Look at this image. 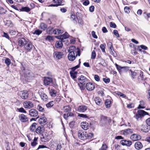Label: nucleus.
I'll return each mask as SVG.
<instances>
[{
  "instance_id": "8fccbe9b",
  "label": "nucleus",
  "mask_w": 150,
  "mask_h": 150,
  "mask_svg": "<svg viewBox=\"0 0 150 150\" xmlns=\"http://www.w3.org/2000/svg\"><path fill=\"white\" fill-rule=\"evenodd\" d=\"M42 31L41 30H37L35 31V32L33 33V34H35L36 35H38L41 34L42 33Z\"/></svg>"
},
{
  "instance_id": "58836bf2",
  "label": "nucleus",
  "mask_w": 150,
  "mask_h": 150,
  "mask_svg": "<svg viewBox=\"0 0 150 150\" xmlns=\"http://www.w3.org/2000/svg\"><path fill=\"white\" fill-rule=\"evenodd\" d=\"M37 124L36 123H33L32 125L30 127V130L32 132L35 131L36 129V126Z\"/></svg>"
},
{
  "instance_id": "bb28decb",
  "label": "nucleus",
  "mask_w": 150,
  "mask_h": 150,
  "mask_svg": "<svg viewBox=\"0 0 150 150\" xmlns=\"http://www.w3.org/2000/svg\"><path fill=\"white\" fill-rule=\"evenodd\" d=\"M85 135L86 137L85 139H90L93 137V134L92 133H86V132Z\"/></svg>"
},
{
  "instance_id": "473e14b6",
  "label": "nucleus",
  "mask_w": 150,
  "mask_h": 150,
  "mask_svg": "<svg viewBox=\"0 0 150 150\" xmlns=\"http://www.w3.org/2000/svg\"><path fill=\"white\" fill-rule=\"evenodd\" d=\"M77 74V72L76 71H71L70 72L71 76L73 79H74L76 77Z\"/></svg>"
},
{
  "instance_id": "603ef678",
  "label": "nucleus",
  "mask_w": 150,
  "mask_h": 150,
  "mask_svg": "<svg viewBox=\"0 0 150 150\" xmlns=\"http://www.w3.org/2000/svg\"><path fill=\"white\" fill-rule=\"evenodd\" d=\"M96 57V53L95 50L92 51L91 54V58L93 59H94Z\"/></svg>"
},
{
  "instance_id": "dca6fc26",
  "label": "nucleus",
  "mask_w": 150,
  "mask_h": 150,
  "mask_svg": "<svg viewBox=\"0 0 150 150\" xmlns=\"http://www.w3.org/2000/svg\"><path fill=\"white\" fill-rule=\"evenodd\" d=\"M38 122L40 125H45L47 123V120L46 117H43L39 119Z\"/></svg>"
},
{
  "instance_id": "4d7b16f0",
  "label": "nucleus",
  "mask_w": 150,
  "mask_h": 150,
  "mask_svg": "<svg viewBox=\"0 0 150 150\" xmlns=\"http://www.w3.org/2000/svg\"><path fill=\"white\" fill-rule=\"evenodd\" d=\"M129 67L127 66L123 67L122 69H123V71L125 72H127L128 70L129 71Z\"/></svg>"
},
{
  "instance_id": "423d86ee",
  "label": "nucleus",
  "mask_w": 150,
  "mask_h": 150,
  "mask_svg": "<svg viewBox=\"0 0 150 150\" xmlns=\"http://www.w3.org/2000/svg\"><path fill=\"white\" fill-rule=\"evenodd\" d=\"M33 46L32 43L28 41L23 47L25 50L30 51L32 49Z\"/></svg>"
},
{
  "instance_id": "c756f323",
  "label": "nucleus",
  "mask_w": 150,
  "mask_h": 150,
  "mask_svg": "<svg viewBox=\"0 0 150 150\" xmlns=\"http://www.w3.org/2000/svg\"><path fill=\"white\" fill-rule=\"evenodd\" d=\"M95 101L96 104L98 105H101L102 104V102L101 100L98 97H96L95 98Z\"/></svg>"
},
{
  "instance_id": "393cba45",
  "label": "nucleus",
  "mask_w": 150,
  "mask_h": 150,
  "mask_svg": "<svg viewBox=\"0 0 150 150\" xmlns=\"http://www.w3.org/2000/svg\"><path fill=\"white\" fill-rule=\"evenodd\" d=\"M150 129V127L147 125H142L141 128V130L145 132H148Z\"/></svg>"
},
{
  "instance_id": "c85d7f7f",
  "label": "nucleus",
  "mask_w": 150,
  "mask_h": 150,
  "mask_svg": "<svg viewBox=\"0 0 150 150\" xmlns=\"http://www.w3.org/2000/svg\"><path fill=\"white\" fill-rule=\"evenodd\" d=\"M129 71L130 72V75L132 78L133 79L136 78L137 75V73L135 71H133L131 69L129 70Z\"/></svg>"
},
{
  "instance_id": "ea45409f",
  "label": "nucleus",
  "mask_w": 150,
  "mask_h": 150,
  "mask_svg": "<svg viewBox=\"0 0 150 150\" xmlns=\"http://www.w3.org/2000/svg\"><path fill=\"white\" fill-rule=\"evenodd\" d=\"M47 26L46 24L44 23H41L40 24V28L45 30L47 28Z\"/></svg>"
},
{
  "instance_id": "e2e57ef3",
  "label": "nucleus",
  "mask_w": 150,
  "mask_h": 150,
  "mask_svg": "<svg viewBox=\"0 0 150 150\" xmlns=\"http://www.w3.org/2000/svg\"><path fill=\"white\" fill-rule=\"evenodd\" d=\"M117 94L120 97L123 98H125L126 97V96L125 95L120 92H117Z\"/></svg>"
},
{
  "instance_id": "9b49d317",
  "label": "nucleus",
  "mask_w": 150,
  "mask_h": 150,
  "mask_svg": "<svg viewBox=\"0 0 150 150\" xmlns=\"http://www.w3.org/2000/svg\"><path fill=\"white\" fill-rule=\"evenodd\" d=\"M63 55V52H55L53 54L54 57L58 59L62 58Z\"/></svg>"
},
{
  "instance_id": "4468645a",
  "label": "nucleus",
  "mask_w": 150,
  "mask_h": 150,
  "mask_svg": "<svg viewBox=\"0 0 150 150\" xmlns=\"http://www.w3.org/2000/svg\"><path fill=\"white\" fill-rule=\"evenodd\" d=\"M29 114L31 117H36L38 116V112L36 110L32 109L29 110Z\"/></svg>"
},
{
  "instance_id": "ddd939ff",
  "label": "nucleus",
  "mask_w": 150,
  "mask_h": 150,
  "mask_svg": "<svg viewBox=\"0 0 150 150\" xmlns=\"http://www.w3.org/2000/svg\"><path fill=\"white\" fill-rule=\"evenodd\" d=\"M18 44L21 47H24L28 41L23 38H20L18 40Z\"/></svg>"
},
{
  "instance_id": "2f4dec72",
  "label": "nucleus",
  "mask_w": 150,
  "mask_h": 150,
  "mask_svg": "<svg viewBox=\"0 0 150 150\" xmlns=\"http://www.w3.org/2000/svg\"><path fill=\"white\" fill-rule=\"evenodd\" d=\"M53 1L55 2V3L58 4V5L59 6H63L64 4V1L63 0H53Z\"/></svg>"
},
{
  "instance_id": "e433bc0d",
  "label": "nucleus",
  "mask_w": 150,
  "mask_h": 150,
  "mask_svg": "<svg viewBox=\"0 0 150 150\" xmlns=\"http://www.w3.org/2000/svg\"><path fill=\"white\" fill-rule=\"evenodd\" d=\"M105 105L107 108H109L111 106V101L109 99H107L105 101Z\"/></svg>"
},
{
  "instance_id": "20e7f679",
  "label": "nucleus",
  "mask_w": 150,
  "mask_h": 150,
  "mask_svg": "<svg viewBox=\"0 0 150 150\" xmlns=\"http://www.w3.org/2000/svg\"><path fill=\"white\" fill-rule=\"evenodd\" d=\"M77 56V54L76 51L70 52L68 55L69 60L71 61H74Z\"/></svg>"
},
{
  "instance_id": "0e129e2a",
  "label": "nucleus",
  "mask_w": 150,
  "mask_h": 150,
  "mask_svg": "<svg viewBox=\"0 0 150 150\" xmlns=\"http://www.w3.org/2000/svg\"><path fill=\"white\" fill-rule=\"evenodd\" d=\"M103 81L106 83H109L110 81V79L107 78H103Z\"/></svg>"
},
{
  "instance_id": "f704fd0d",
  "label": "nucleus",
  "mask_w": 150,
  "mask_h": 150,
  "mask_svg": "<svg viewBox=\"0 0 150 150\" xmlns=\"http://www.w3.org/2000/svg\"><path fill=\"white\" fill-rule=\"evenodd\" d=\"M55 102L53 101H51L48 102L46 105V106L47 108H51L54 104Z\"/></svg>"
},
{
  "instance_id": "7c9ffc66",
  "label": "nucleus",
  "mask_w": 150,
  "mask_h": 150,
  "mask_svg": "<svg viewBox=\"0 0 150 150\" xmlns=\"http://www.w3.org/2000/svg\"><path fill=\"white\" fill-rule=\"evenodd\" d=\"M133 130L130 129H126L123 131V134L125 135L131 134L133 132Z\"/></svg>"
},
{
  "instance_id": "aec40b11",
  "label": "nucleus",
  "mask_w": 150,
  "mask_h": 150,
  "mask_svg": "<svg viewBox=\"0 0 150 150\" xmlns=\"http://www.w3.org/2000/svg\"><path fill=\"white\" fill-rule=\"evenodd\" d=\"M45 128L43 125L41 126L38 127L36 129V132L38 134H42L45 131Z\"/></svg>"
},
{
  "instance_id": "9d476101",
  "label": "nucleus",
  "mask_w": 150,
  "mask_h": 150,
  "mask_svg": "<svg viewBox=\"0 0 150 150\" xmlns=\"http://www.w3.org/2000/svg\"><path fill=\"white\" fill-rule=\"evenodd\" d=\"M23 105L25 108L30 109L33 107V103L30 101H26L23 102Z\"/></svg>"
},
{
  "instance_id": "864d4df0",
  "label": "nucleus",
  "mask_w": 150,
  "mask_h": 150,
  "mask_svg": "<svg viewBox=\"0 0 150 150\" xmlns=\"http://www.w3.org/2000/svg\"><path fill=\"white\" fill-rule=\"evenodd\" d=\"M115 65L117 70H118L119 72H120L121 70L122 69L123 67H121L119 65L117 64L116 63H115Z\"/></svg>"
},
{
  "instance_id": "6ab92c4d",
  "label": "nucleus",
  "mask_w": 150,
  "mask_h": 150,
  "mask_svg": "<svg viewBox=\"0 0 150 150\" xmlns=\"http://www.w3.org/2000/svg\"><path fill=\"white\" fill-rule=\"evenodd\" d=\"M86 88L88 90L91 91L94 89L95 86L92 83L89 82L86 84Z\"/></svg>"
},
{
  "instance_id": "79ce46f5",
  "label": "nucleus",
  "mask_w": 150,
  "mask_h": 150,
  "mask_svg": "<svg viewBox=\"0 0 150 150\" xmlns=\"http://www.w3.org/2000/svg\"><path fill=\"white\" fill-rule=\"evenodd\" d=\"M7 12V11L6 9H4L3 8L0 7V14H3L6 13Z\"/></svg>"
},
{
  "instance_id": "052dcab7",
  "label": "nucleus",
  "mask_w": 150,
  "mask_h": 150,
  "mask_svg": "<svg viewBox=\"0 0 150 150\" xmlns=\"http://www.w3.org/2000/svg\"><path fill=\"white\" fill-rule=\"evenodd\" d=\"M78 116H79L80 117H81L83 118H88V116L86 115L85 114H78Z\"/></svg>"
},
{
  "instance_id": "680f3d73",
  "label": "nucleus",
  "mask_w": 150,
  "mask_h": 150,
  "mask_svg": "<svg viewBox=\"0 0 150 150\" xmlns=\"http://www.w3.org/2000/svg\"><path fill=\"white\" fill-rule=\"evenodd\" d=\"M124 11L125 13H129L130 12L129 8L127 6H125L124 8Z\"/></svg>"
},
{
  "instance_id": "a19ab883",
  "label": "nucleus",
  "mask_w": 150,
  "mask_h": 150,
  "mask_svg": "<svg viewBox=\"0 0 150 150\" xmlns=\"http://www.w3.org/2000/svg\"><path fill=\"white\" fill-rule=\"evenodd\" d=\"M74 51H76V53H77V50L75 47L73 46H70L68 50V52H74Z\"/></svg>"
},
{
  "instance_id": "bf43d9fd",
  "label": "nucleus",
  "mask_w": 150,
  "mask_h": 150,
  "mask_svg": "<svg viewBox=\"0 0 150 150\" xmlns=\"http://www.w3.org/2000/svg\"><path fill=\"white\" fill-rule=\"evenodd\" d=\"M36 141L37 139H36L35 138L33 141L31 143V145L32 146H34L37 144V143L36 142Z\"/></svg>"
},
{
  "instance_id": "09e8293b",
  "label": "nucleus",
  "mask_w": 150,
  "mask_h": 150,
  "mask_svg": "<svg viewBox=\"0 0 150 150\" xmlns=\"http://www.w3.org/2000/svg\"><path fill=\"white\" fill-rule=\"evenodd\" d=\"M107 148V146L106 145L104 144H103L100 149H99V150H106Z\"/></svg>"
},
{
  "instance_id": "de8ad7c7",
  "label": "nucleus",
  "mask_w": 150,
  "mask_h": 150,
  "mask_svg": "<svg viewBox=\"0 0 150 150\" xmlns=\"http://www.w3.org/2000/svg\"><path fill=\"white\" fill-rule=\"evenodd\" d=\"M37 109L40 112H44V109L40 105H38L37 107Z\"/></svg>"
},
{
  "instance_id": "7ed1b4c3",
  "label": "nucleus",
  "mask_w": 150,
  "mask_h": 150,
  "mask_svg": "<svg viewBox=\"0 0 150 150\" xmlns=\"http://www.w3.org/2000/svg\"><path fill=\"white\" fill-rule=\"evenodd\" d=\"M44 85L45 86L49 85L51 83L52 84L51 86H53L55 87L56 86V83L53 82L52 78L49 77H45L44 78Z\"/></svg>"
},
{
  "instance_id": "338daca9",
  "label": "nucleus",
  "mask_w": 150,
  "mask_h": 150,
  "mask_svg": "<svg viewBox=\"0 0 150 150\" xmlns=\"http://www.w3.org/2000/svg\"><path fill=\"white\" fill-rule=\"evenodd\" d=\"M110 27L114 28H115L116 27V24L112 22H110Z\"/></svg>"
},
{
  "instance_id": "4be33fe9",
  "label": "nucleus",
  "mask_w": 150,
  "mask_h": 150,
  "mask_svg": "<svg viewBox=\"0 0 150 150\" xmlns=\"http://www.w3.org/2000/svg\"><path fill=\"white\" fill-rule=\"evenodd\" d=\"M141 137L140 135L136 134H133L130 137V139L134 141H136L141 139Z\"/></svg>"
},
{
  "instance_id": "6e6d98bb",
  "label": "nucleus",
  "mask_w": 150,
  "mask_h": 150,
  "mask_svg": "<svg viewBox=\"0 0 150 150\" xmlns=\"http://www.w3.org/2000/svg\"><path fill=\"white\" fill-rule=\"evenodd\" d=\"M18 110L19 112L24 113H26V111L23 108H18Z\"/></svg>"
},
{
  "instance_id": "a18cd8bd",
  "label": "nucleus",
  "mask_w": 150,
  "mask_h": 150,
  "mask_svg": "<svg viewBox=\"0 0 150 150\" xmlns=\"http://www.w3.org/2000/svg\"><path fill=\"white\" fill-rule=\"evenodd\" d=\"M106 45L105 44H101L100 46V48H101V49L102 50V51L104 53H105V46Z\"/></svg>"
},
{
  "instance_id": "f03ea898",
  "label": "nucleus",
  "mask_w": 150,
  "mask_h": 150,
  "mask_svg": "<svg viewBox=\"0 0 150 150\" xmlns=\"http://www.w3.org/2000/svg\"><path fill=\"white\" fill-rule=\"evenodd\" d=\"M148 113L145 111L144 110H139L137 111L136 115L134 116L135 118L137 121L141 120L142 117L144 115H148Z\"/></svg>"
},
{
  "instance_id": "6e6552de",
  "label": "nucleus",
  "mask_w": 150,
  "mask_h": 150,
  "mask_svg": "<svg viewBox=\"0 0 150 150\" xmlns=\"http://www.w3.org/2000/svg\"><path fill=\"white\" fill-rule=\"evenodd\" d=\"M49 139V135L47 133L41 135L40 139L42 142H46L48 141Z\"/></svg>"
},
{
  "instance_id": "3c124183",
  "label": "nucleus",
  "mask_w": 150,
  "mask_h": 150,
  "mask_svg": "<svg viewBox=\"0 0 150 150\" xmlns=\"http://www.w3.org/2000/svg\"><path fill=\"white\" fill-rule=\"evenodd\" d=\"M62 144L61 143H59L57 145L56 150H60L62 147Z\"/></svg>"
},
{
  "instance_id": "a878e982",
  "label": "nucleus",
  "mask_w": 150,
  "mask_h": 150,
  "mask_svg": "<svg viewBox=\"0 0 150 150\" xmlns=\"http://www.w3.org/2000/svg\"><path fill=\"white\" fill-rule=\"evenodd\" d=\"M62 41H57L55 43V46L56 48L58 49H61L62 48L63 46V44L62 42Z\"/></svg>"
},
{
  "instance_id": "69168bd1",
  "label": "nucleus",
  "mask_w": 150,
  "mask_h": 150,
  "mask_svg": "<svg viewBox=\"0 0 150 150\" xmlns=\"http://www.w3.org/2000/svg\"><path fill=\"white\" fill-rule=\"evenodd\" d=\"M94 78L95 80L96 81H100V78L99 76L97 75H95L94 76Z\"/></svg>"
},
{
  "instance_id": "72a5a7b5",
  "label": "nucleus",
  "mask_w": 150,
  "mask_h": 150,
  "mask_svg": "<svg viewBox=\"0 0 150 150\" xmlns=\"http://www.w3.org/2000/svg\"><path fill=\"white\" fill-rule=\"evenodd\" d=\"M63 110L65 112H69L71 110V108L69 105L64 106L63 108Z\"/></svg>"
},
{
  "instance_id": "49530a36",
  "label": "nucleus",
  "mask_w": 150,
  "mask_h": 150,
  "mask_svg": "<svg viewBox=\"0 0 150 150\" xmlns=\"http://www.w3.org/2000/svg\"><path fill=\"white\" fill-rule=\"evenodd\" d=\"M5 63L6 64L7 67H8L11 63V60L8 58H7L5 60Z\"/></svg>"
},
{
  "instance_id": "13d9d810",
  "label": "nucleus",
  "mask_w": 150,
  "mask_h": 150,
  "mask_svg": "<svg viewBox=\"0 0 150 150\" xmlns=\"http://www.w3.org/2000/svg\"><path fill=\"white\" fill-rule=\"evenodd\" d=\"M113 33L114 35L117 37H119V35L118 33V31L117 30H113Z\"/></svg>"
},
{
  "instance_id": "c03bdc74",
  "label": "nucleus",
  "mask_w": 150,
  "mask_h": 150,
  "mask_svg": "<svg viewBox=\"0 0 150 150\" xmlns=\"http://www.w3.org/2000/svg\"><path fill=\"white\" fill-rule=\"evenodd\" d=\"M107 45L108 48H109L111 51H112L113 50V48L112 43L110 42H108L107 43Z\"/></svg>"
},
{
  "instance_id": "cd10ccee",
  "label": "nucleus",
  "mask_w": 150,
  "mask_h": 150,
  "mask_svg": "<svg viewBox=\"0 0 150 150\" xmlns=\"http://www.w3.org/2000/svg\"><path fill=\"white\" fill-rule=\"evenodd\" d=\"M57 91L54 89H51L50 90L49 93L50 95L52 97H54L56 96Z\"/></svg>"
},
{
  "instance_id": "f3484780",
  "label": "nucleus",
  "mask_w": 150,
  "mask_h": 150,
  "mask_svg": "<svg viewBox=\"0 0 150 150\" xmlns=\"http://www.w3.org/2000/svg\"><path fill=\"white\" fill-rule=\"evenodd\" d=\"M86 132H83L82 130H79L78 132L79 137L81 139L84 140L86 139L85 134Z\"/></svg>"
},
{
  "instance_id": "4c0bfd02",
  "label": "nucleus",
  "mask_w": 150,
  "mask_h": 150,
  "mask_svg": "<svg viewBox=\"0 0 150 150\" xmlns=\"http://www.w3.org/2000/svg\"><path fill=\"white\" fill-rule=\"evenodd\" d=\"M20 11H25L28 12L30 11V9L28 7H22L20 9Z\"/></svg>"
},
{
  "instance_id": "774afa93",
  "label": "nucleus",
  "mask_w": 150,
  "mask_h": 150,
  "mask_svg": "<svg viewBox=\"0 0 150 150\" xmlns=\"http://www.w3.org/2000/svg\"><path fill=\"white\" fill-rule=\"evenodd\" d=\"M146 123L149 126H150V118H149L146 120Z\"/></svg>"
},
{
  "instance_id": "0eeeda50",
  "label": "nucleus",
  "mask_w": 150,
  "mask_h": 150,
  "mask_svg": "<svg viewBox=\"0 0 150 150\" xmlns=\"http://www.w3.org/2000/svg\"><path fill=\"white\" fill-rule=\"evenodd\" d=\"M78 79L80 83L82 85H85L87 82V78L82 75L78 77Z\"/></svg>"
},
{
  "instance_id": "412c9836",
  "label": "nucleus",
  "mask_w": 150,
  "mask_h": 150,
  "mask_svg": "<svg viewBox=\"0 0 150 150\" xmlns=\"http://www.w3.org/2000/svg\"><path fill=\"white\" fill-rule=\"evenodd\" d=\"M87 107L86 105H81L78 107L77 110L80 112H83L87 110Z\"/></svg>"
},
{
  "instance_id": "c9c22d12",
  "label": "nucleus",
  "mask_w": 150,
  "mask_h": 150,
  "mask_svg": "<svg viewBox=\"0 0 150 150\" xmlns=\"http://www.w3.org/2000/svg\"><path fill=\"white\" fill-rule=\"evenodd\" d=\"M145 105V102L143 100H141L140 101V104L139 105L138 107V109H144L145 107H144Z\"/></svg>"
},
{
  "instance_id": "39448f33",
  "label": "nucleus",
  "mask_w": 150,
  "mask_h": 150,
  "mask_svg": "<svg viewBox=\"0 0 150 150\" xmlns=\"http://www.w3.org/2000/svg\"><path fill=\"white\" fill-rule=\"evenodd\" d=\"M18 94L22 99H26L28 98V93L27 91H19Z\"/></svg>"
},
{
  "instance_id": "5fc2aeb1",
  "label": "nucleus",
  "mask_w": 150,
  "mask_h": 150,
  "mask_svg": "<svg viewBox=\"0 0 150 150\" xmlns=\"http://www.w3.org/2000/svg\"><path fill=\"white\" fill-rule=\"evenodd\" d=\"M75 122L74 121H72L69 123V125L71 128H74L75 125Z\"/></svg>"
},
{
  "instance_id": "2eb2a0df",
  "label": "nucleus",
  "mask_w": 150,
  "mask_h": 150,
  "mask_svg": "<svg viewBox=\"0 0 150 150\" xmlns=\"http://www.w3.org/2000/svg\"><path fill=\"white\" fill-rule=\"evenodd\" d=\"M120 143L123 146H130L132 144L131 141L125 140H121L120 141Z\"/></svg>"
},
{
  "instance_id": "1a4fd4ad",
  "label": "nucleus",
  "mask_w": 150,
  "mask_h": 150,
  "mask_svg": "<svg viewBox=\"0 0 150 150\" xmlns=\"http://www.w3.org/2000/svg\"><path fill=\"white\" fill-rule=\"evenodd\" d=\"M38 93L41 99L43 101H46L48 99V96L43 91H39Z\"/></svg>"
},
{
  "instance_id": "5701e85b",
  "label": "nucleus",
  "mask_w": 150,
  "mask_h": 150,
  "mask_svg": "<svg viewBox=\"0 0 150 150\" xmlns=\"http://www.w3.org/2000/svg\"><path fill=\"white\" fill-rule=\"evenodd\" d=\"M135 148L137 150H139L141 149L143 147L142 143L139 142H136L134 144Z\"/></svg>"
},
{
  "instance_id": "a211bd4d",
  "label": "nucleus",
  "mask_w": 150,
  "mask_h": 150,
  "mask_svg": "<svg viewBox=\"0 0 150 150\" xmlns=\"http://www.w3.org/2000/svg\"><path fill=\"white\" fill-rule=\"evenodd\" d=\"M69 35L68 33L65 32V33L61 35L56 36V37L58 39H60L63 41V40L69 37Z\"/></svg>"
},
{
  "instance_id": "b1692460",
  "label": "nucleus",
  "mask_w": 150,
  "mask_h": 150,
  "mask_svg": "<svg viewBox=\"0 0 150 150\" xmlns=\"http://www.w3.org/2000/svg\"><path fill=\"white\" fill-rule=\"evenodd\" d=\"M81 126L82 129L85 130H87L89 127L88 124L86 122H82L81 123Z\"/></svg>"
},
{
  "instance_id": "37998d69",
  "label": "nucleus",
  "mask_w": 150,
  "mask_h": 150,
  "mask_svg": "<svg viewBox=\"0 0 150 150\" xmlns=\"http://www.w3.org/2000/svg\"><path fill=\"white\" fill-rule=\"evenodd\" d=\"M5 25L8 27H11L13 25L11 21H6L5 23Z\"/></svg>"
},
{
  "instance_id": "f257e3e1",
  "label": "nucleus",
  "mask_w": 150,
  "mask_h": 150,
  "mask_svg": "<svg viewBox=\"0 0 150 150\" xmlns=\"http://www.w3.org/2000/svg\"><path fill=\"white\" fill-rule=\"evenodd\" d=\"M21 69L25 78L27 79L30 80L33 77V74L30 71L25 69L23 67H21Z\"/></svg>"
},
{
  "instance_id": "f8f14e48",
  "label": "nucleus",
  "mask_w": 150,
  "mask_h": 150,
  "mask_svg": "<svg viewBox=\"0 0 150 150\" xmlns=\"http://www.w3.org/2000/svg\"><path fill=\"white\" fill-rule=\"evenodd\" d=\"M19 118L20 121L23 122H27L28 120V118L24 114H22L19 116Z\"/></svg>"
}]
</instances>
